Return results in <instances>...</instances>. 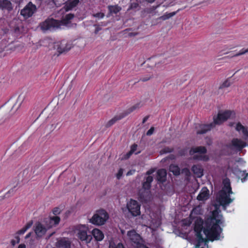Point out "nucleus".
Segmentation results:
<instances>
[{"label": "nucleus", "mask_w": 248, "mask_h": 248, "mask_svg": "<svg viewBox=\"0 0 248 248\" xmlns=\"http://www.w3.org/2000/svg\"><path fill=\"white\" fill-rule=\"evenodd\" d=\"M207 149L204 146H197L195 147H192L189 150V154L191 155H193L196 153H200L201 154H204L206 153Z\"/></svg>", "instance_id": "obj_26"}, {"label": "nucleus", "mask_w": 248, "mask_h": 248, "mask_svg": "<svg viewBox=\"0 0 248 248\" xmlns=\"http://www.w3.org/2000/svg\"><path fill=\"white\" fill-rule=\"evenodd\" d=\"M167 171L165 169H159L156 174L155 179L158 184L160 185L165 182L167 180Z\"/></svg>", "instance_id": "obj_15"}, {"label": "nucleus", "mask_w": 248, "mask_h": 248, "mask_svg": "<svg viewBox=\"0 0 248 248\" xmlns=\"http://www.w3.org/2000/svg\"><path fill=\"white\" fill-rule=\"evenodd\" d=\"M155 171V169H151L146 172V175H147V176L145 177L144 181L142 186H151V184L153 181V177L151 176V175Z\"/></svg>", "instance_id": "obj_19"}, {"label": "nucleus", "mask_w": 248, "mask_h": 248, "mask_svg": "<svg viewBox=\"0 0 248 248\" xmlns=\"http://www.w3.org/2000/svg\"><path fill=\"white\" fill-rule=\"evenodd\" d=\"M100 30L101 28L99 27H97L95 30V33L97 34Z\"/></svg>", "instance_id": "obj_59"}, {"label": "nucleus", "mask_w": 248, "mask_h": 248, "mask_svg": "<svg viewBox=\"0 0 248 248\" xmlns=\"http://www.w3.org/2000/svg\"><path fill=\"white\" fill-rule=\"evenodd\" d=\"M15 192V190L13 188H11L5 195V198H8L9 196H10V194L13 195L14 193Z\"/></svg>", "instance_id": "obj_43"}, {"label": "nucleus", "mask_w": 248, "mask_h": 248, "mask_svg": "<svg viewBox=\"0 0 248 248\" xmlns=\"http://www.w3.org/2000/svg\"><path fill=\"white\" fill-rule=\"evenodd\" d=\"M244 176L241 179V181L242 183L247 181L248 179V173H244Z\"/></svg>", "instance_id": "obj_47"}, {"label": "nucleus", "mask_w": 248, "mask_h": 248, "mask_svg": "<svg viewBox=\"0 0 248 248\" xmlns=\"http://www.w3.org/2000/svg\"><path fill=\"white\" fill-rule=\"evenodd\" d=\"M60 221V217L55 216L50 217L48 219V222H46L47 229H50L57 225Z\"/></svg>", "instance_id": "obj_23"}, {"label": "nucleus", "mask_w": 248, "mask_h": 248, "mask_svg": "<svg viewBox=\"0 0 248 248\" xmlns=\"http://www.w3.org/2000/svg\"><path fill=\"white\" fill-rule=\"evenodd\" d=\"M109 248H118V245H116L114 243H110L109 245Z\"/></svg>", "instance_id": "obj_55"}, {"label": "nucleus", "mask_w": 248, "mask_h": 248, "mask_svg": "<svg viewBox=\"0 0 248 248\" xmlns=\"http://www.w3.org/2000/svg\"><path fill=\"white\" fill-rule=\"evenodd\" d=\"M175 12L170 13L169 14H165V15H163L162 16H160L159 17V18L161 20H167V19L170 18V17H172L174 15H175Z\"/></svg>", "instance_id": "obj_35"}, {"label": "nucleus", "mask_w": 248, "mask_h": 248, "mask_svg": "<svg viewBox=\"0 0 248 248\" xmlns=\"http://www.w3.org/2000/svg\"><path fill=\"white\" fill-rule=\"evenodd\" d=\"M72 47V44L66 40L61 41L57 46V51L60 54L69 51Z\"/></svg>", "instance_id": "obj_16"}, {"label": "nucleus", "mask_w": 248, "mask_h": 248, "mask_svg": "<svg viewBox=\"0 0 248 248\" xmlns=\"http://www.w3.org/2000/svg\"><path fill=\"white\" fill-rule=\"evenodd\" d=\"M143 1H146L148 3H152L154 2L155 0H142Z\"/></svg>", "instance_id": "obj_62"}, {"label": "nucleus", "mask_w": 248, "mask_h": 248, "mask_svg": "<svg viewBox=\"0 0 248 248\" xmlns=\"http://www.w3.org/2000/svg\"><path fill=\"white\" fill-rule=\"evenodd\" d=\"M220 53H222L223 54H227L229 53V51H225V49H223L220 51Z\"/></svg>", "instance_id": "obj_61"}, {"label": "nucleus", "mask_w": 248, "mask_h": 248, "mask_svg": "<svg viewBox=\"0 0 248 248\" xmlns=\"http://www.w3.org/2000/svg\"><path fill=\"white\" fill-rule=\"evenodd\" d=\"M222 183L223 186H231L230 180L228 178L224 179Z\"/></svg>", "instance_id": "obj_40"}, {"label": "nucleus", "mask_w": 248, "mask_h": 248, "mask_svg": "<svg viewBox=\"0 0 248 248\" xmlns=\"http://www.w3.org/2000/svg\"><path fill=\"white\" fill-rule=\"evenodd\" d=\"M0 8L2 10H7L10 11L13 9L11 2L9 0H2L0 1Z\"/></svg>", "instance_id": "obj_27"}, {"label": "nucleus", "mask_w": 248, "mask_h": 248, "mask_svg": "<svg viewBox=\"0 0 248 248\" xmlns=\"http://www.w3.org/2000/svg\"><path fill=\"white\" fill-rule=\"evenodd\" d=\"M71 242L66 238H62L56 243L57 248H71Z\"/></svg>", "instance_id": "obj_18"}, {"label": "nucleus", "mask_w": 248, "mask_h": 248, "mask_svg": "<svg viewBox=\"0 0 248 248\" xmlns=\"http://www.w3.org/2000/svg\"><path fill=\"white\" fill-rule=\"evenodd\" d=\"M52 213L54 215L57 216L61 213V210L59 207H55L53 209Z\"/></svg>", "instance_id": "obj_45"}, {"label": "nucleus", "mask_w": 248, "mask_h": 248, "mask_svg": "<svg viewBox=\"0 0 248 248\" xmlns=\"http://www.w3.org/2000/svg\"><path fill=\"white\" fill-rule=\"evenodd\" d=\"M218 217L217 213L213 212L212 217L207 218L204 222L203 219L198 217L195 220L194 224V231L196 233L202 232V231L207 238L211 241L217 240L220 239V234L222 229L220 227L223 223V220Z\"/></svg>", "instance_id": "obj_1"}, {"label": "nucleus", "mask_w": 248, "mask_h": 248, "mask_svg": "<svg viewBox=\"0 0 248 248\" xmlns=\"http://www.w3.org/2000/svg\"><path fill=\"white\" fill-rule=\"evenodd\" d=\"M231 82H230L229 78L225 80L219 86V89H223L224 88L229 87L231 85Z\"/></svg>", "instance_id": "obj_36"}, {"label": "nucleus", "mask_w": 248, "mask_h": 248, "mask_svg": "<svg viewBox=\"0 0 248 248\" xmlns=\"http://www.w3.org/2000/svg\"><path fill=\"white\" fill-rule=\"evenodd\" d=\"M108 218V212L103 209H100L96 211L89 221L93 224L101 226L105 224Z\"/></svg>", "instance_id": "obj_4"}, {"label": "nucleus", "mask_w": 248, "mask_h": 248, "mask_svg": "<svg viewBox=\"0 0 248 248\" xmlns=\"http://www.w3.org/2000/svg\"><path fill=\"white\" fill-rule=\"evenodd\" d=\"M20 242V238L18 236H16L15 237V239H13L11 241V245L13 246H15L16 244L19 243Z\"/></svg>", "instance_id": "obj_38"}, {"label": "nucleus", "mask_w": 248, "mask_h": 248, "mask_svg": "<svg viewBox=\"0 0 248 248\" xmlns=\"http://www.w3.org/2000/svg\"><path fill=\"white\" fill-rule=\"evenodd\" d=\"M247 145L248 146V142L247 141H244L238 138H233L231 142L227 144L226 146L231 149H235L237 151L241 152Z\"/></svg>", "instance_id": "obj_8"}, {"label": "nucleus", "mask_w": 248, "mask_h": 248, "mask_svg": "<svg viewBox=\"0 0 248 248\" xmlns=\"http://www.w3.org/2000/svg\"><path fill=\"white\" fill-rule=\"evenodd\" d=\"M173 151L174 148L172 147H165L164 148L161 150L160 152L161 154H164L173 152Z\"/></svg>", "instance_id": "obj_34"}, {"label": "nucleus", "mask_w": 248, "mask_h": 248, "mask_svg": "<svg viewBox=\"0 0 248 248\" xmlns=\"http://www.w3.org/2000/svg\"><path fill=\"white\" fill-rule=\"evenodd\" d=\"M209 197V191L207 187H202V188L197 196V199L198 201H204L207 200Z\"/></svg>", "instance_id": "obj_24"}, {"label": "nucleus", "mask_w": 248, "mask_h": 248, "mask_svg": "<svg viewBox=\"0 0 248 248\" xmlns=\"http://www.w3.org/2000/svg\"><path fill=\"white\" fill-rule=\"evenodd\" d=\"M127 208L133 216L136 217L140 214V205L136 200L131 199L127 203Z\"/></svg>", "instance_id": "obj_9"}, {"label": "nucleus", "mask_w": 248, "mask_h": 248, "mask_svg": "<svg viewBox=\"0 0 248 248\" xmlns=\"http://www.w3.org/2000/svg\"><path fill=\"white\" fill-rule=\"evenodd\" d=\"M233 111L231 110H225L222 113H218L217 116L213 118L214 123L216 124H221L230 118Z\"/></svg>", "instance_id": "obj_10"}, {"label": "nucleus", "mask_w": 248, "mask_h": 248, "mask_svg": "<svg viewBox=\"0 0 248 248\" xmlns=\"http://www.w3.org/2000/svg\"><path fill=\"white\" fill-rule=\"evenodd\" d=\"M127 235L132 245L137 247L141 243V238L140 235L137 233L134 230L128 231Z\"/></svg>", "instance_id": "obj_12"}, {"label": "nucleus", "mask_w": 248, "mask_h": 248, "mask_svg": "<svg viewBox=\"0 0 248 248\" xmlns=\"http://www.w3.org/2000/svg\"><path fill=\"white\" fill-rule=\"evenodd\" d=\"M13 2L16 3H19L21 0H11Z\"/></svg>", "instance_id": "obj_63"}, {"label": "nucleus", "mask_w": 248, "mask_h": 248, "mask_svg": "<svg viewBox=\"0 0 248 248\" xmlns=\"http://www.w3.org/2000/svg\"><path fill=\"white\" fill-rule=\"evenodd\" d=\"M139 7V4L137 2H133L130 3L128 10H134L138 8Z\"/></svg>", "instance_id": "obj_37"}, {"label": "nucleus", "mask_w": 248, "mask_h": 248, "mask_svg": "<svg viewBox=\"0 0 248 248\" xmlns=\"http://www.w3.org/2000/svg\"><path fill=\"white\" fill-rule=\"evenodd\" d=\"M44 174L45 172L43 171L42 167L35 166L30 171V173L29 176L27 177L29 179H33V180H35L40 178Z\"/></svg>", "instance_id": "obj_13"}, {"label": "nucleus", "mask_w": 248, "mask_h": 248, "mask_svg": "<svg viewBox=\"0 0 248 248\" xmlns=\"http://www.w3.org/2000/svg\"><path fill=\"white\" fill-rule=\"evenodd\" d=\"M247 53H248V49L242 48L238 52L235 53H232L231 54L225 57V58H232L233 57H238L240 55H244Z\"/></svg>", "instance_id": "obj_30"}, {"label": "nucleus", "mask_w": 248, "mask_h": 248, "mask_svg": "<svg viewBox=\"0 0 248 248\" xmlns=\"http://www.w3.org/2000/svg\"><path fill=\"white\" fill-rule=\"evenodd\" d=\"M235 130L238 132L242 131L244 136V140L248 142V130L247 127L243 126L240 122H238L236 125Z\"/></svg>", "instance_id": "obj_20"}, {"label": "nucleus", "mask_w": 248, "mask_h": 248, "mask_svg": "<svg viewBox=\"0 0 248 248\" xmlns=\"http://www.w3.org/2000/svg\"><path fill=\"white\" fill-rule=\"evenodd\" d=\"M79 3V0H68L65 2L63 8L66 12L72 10Z\"/></svg>", "instance_id": "obj_22"}, {"label": "nucleus", "mask_w": 248, "mask_h": 248, "mask_svg": "<svg viewBox=\"0 0 248 248\" xmlns=\"http://www.w3.org/2000/svg\"><path fill=\"white\" fill-rule=\"evenodd\" d=\"M76 177L73 175H71L70 176V180L67 183V185H72L76 181Z\"/></svg>", "instance_id": "obj_41"}, {"label": "nucleus", "mask_w": 248, "mask_h": 248, "mask_svg": "<svg viewBox=\"0 0 248 248\" xmlns=\"http://www.w3.org/2000/svg\"><path fill=\"white\" fill-rule=\"evenodd\" d=\"M26 248V245L24 244H21L18 247V248Z\"/></svg>", "instance_id": "obj_58"}, {"label": "nucleus", "mask_w": 248, "mask_h": 248, "mask_svg": "<svg viewBox=\"0 0 248 248\" xmlns=\"http://www.w3.org/2000/svg\"><path fill=\"white\" fill-rule=\"evenodd\" d=\"M105 16V15L103 13L99 12L93 15V16L98 18H103Z\"/></svg>", "instance_id": "obj_42"}, {"label": "nucleus", "mask_w": 248, "mask_h": 248, "mask_svg": "<svg viewBox=\"0 0 248 248\" xmlns=\"http://www.w3.org/2000/svg\"><path fill=\"white\" fill-rule=\"evenodd\" d=\"M136 248H149V247H148L147 246H146V245H145L142 243L140 244Z\"/></svg>", "instance_id": "obj_52"}, {"label": "nucleus", "mask_w": 248, "mask_h": 248, "mask_svg": "<svg viewBox=\"0 0 248 248\" xmlns=\"http://www.w3.org/2000/svg\"><path fill=\"white\" fill-rule=\"evenodd\" d=\"M169 170L175 176L180 174V169L177 165L170 164L169 166Z\"/></svg>", "instance_id": "obj_29"}, {"label": "nucleus", "mask_w": 248, "mask_h": 248, "mask_svg": "<svg viewBox=\"0 0 248 248\" xmlns=\"http://www.w3.org/2000/svg\"><path fill=\"white\" fill-rule=\"evenodd\" d=\"M215 126V124L214 122L209 124H198L196 126V134L197 135L205 134L210 131Z\"/></svg>", "instance_id": "obj_14"}, {"label": "nucleus", "mask_w": 248, "mask_h": 248, "mask_svg": "<svg viewBox=\"0 0 248 248\" xmlns=\"http://www.w3.org/2000/svg\"><path fill=\"white\" fill-rule=\"evenodd\" d=\"M138 147V145L136 143H134L130 147V153H134L137 150Z\"/></svg>", "instance_id": "obj_44"}, {"label": "nucleus", "mask_w": 248, "mask_h": 248, "mask_svg": "<svg viewBox=\"0 0 248 248\" xmlns=\"http://www.w3.org/2000/svg\"><path fill=\"white\" fill-rule=\"evenodd\" d=\"M30 233H28V234L26 235V238H28V237H30Z\"/></svg>", "instance_id": "obj_64"}, {"label": "nucleus", "mask_w": 248, "mask_h": 248, "mask_svg": "<svg viewBox=\"0 0 248 248\" xmlns=\"http://www.w3.org/2000/svg\"><path fill=\"white\" fill-rule=\"evenodd\" d=\"M196 235L198 239V244L196 245L195 248H200L199 243L204 242V239L202 237V232L196 233Z\"/></svg>", "instance_id": "obj_33"}, {"label": "nucleus", "mask_w": 248, "mask_h": 248, "mask_svg": "<svg viewBox=\"0 0 248 248\" xmlns=\"http://www.w3.org/2000/svg\"><path fill=\"white\" fill-rule=\"evenodd\" d=\"M133 153H130V151H129L128 153H126L125 155V158H128L130 157V156L133 154Z\"/></svg>", "instance_id": "obj_54"}, {"label": "nucleus", "mask_w": 248, "mask_h": 248, "mask_svg": "<svg viewBox=\"0 0 248 248\" xmlns=\"http://www.w3.org/2000/svg\"><path fill=\"white\" fill-rule=\"evenodd\" d=\"M182 173H185L186 175H188L190 174L189 170L187 168H185L182 169Z\"/></svg>", "instance_id": "obj_48"}, {"label": "nucleus", "mask_w": 248, "mask_h": 248, "mask_svg": "<svg viewBox=\"0 0 248 248\" xmlns=\"http://www.w3.org/2000/svg\"><path fill=\"white\" fill-rule=\"evenodd\" d=\"M108 9L110 13L116 14L121 10L122 8L118 5H116L108 6Z\"/></svg>", "instance_id": "obj_31"}, {"label": "nucleus", "mask_w": 248, "mask_h": 248, "mask_svg": "<svg viewBox=\"0 0 248 248\" xmlns=\"http://www.w3.org/2000/svg\"><path fill=\"white\" fill-rule=\"evenodd\" d=\"M202 155H196L193 156V159L195 160H202Z\"/></svg>", "instance_id": "obj_50"}, {"label": "nucleus", "mask_w": 248, "mask_h": 248, "mask_svg": "<svg viewBox=\"0 0 248 248\" xmlns=\"http://www.w3.org/2000/svg\"><path fill=\"white\" fill-rule=\"evenodd\" d=\"M124 172V170L122 168L120 169L116 173V176L118 179H120L122 176Z\"/></svg>", "instance_id": "obj_39"}, {"label": "nucleus", "mask_w": 248, "mask_h": 248, "mask_svg": "<svg viewBox=\"0 0 248 248\" xmlns=\"http://www.w3.org/2000/svg\"><path fill=\"white\" fill-rule=\"evenodd\" d=\"M202 160L204 161H207L209 160V158L208 155H202Z\"/></svg>", "instance_id": "obj_49"}, {"label": "nucleus", "mask_w": 248, "mask_h": 248, "mask_svg": "<svg viewBox=\"0 0 248 248\" xmlns=\"http://www.w3.org/2000/svg\"><path fill=\"white\" fill-rule=\"evenodd\" d=\"M151 187H141L139 190L138 198L142 203H147L153 199V195L151 192Z\"/></svg>", "instance_id": "obj_6"}, {"label": "nucleus", "mask_w": 248, "mask_h": 248, "mask_svg": "<svg viewBox=\"0 0 248 248\" xmlns=\"http://www.w3.org/2000/svg\"><path fill=\"white\" fill-rule=\"evenodd\" d=\"M36 11V6L31 2H29L26 6L21 10L20 15L25 18L31 17Z\"/></svg>", "instance_id": "obj_11"}, {"label": "nucleus", "mask_w": 248, "mask_h": 248, "mask_svg": "<svg viewBox=\"0 0 248 248\" xmlns=\"http://www.w3.org/2000/svg\"><path fill=\"white\" fill-rule=\"evenodd\" d=\"M191 170L197 177L200 178L203 175V169L200 164L194 165L191 168Z\"/></svg>", "instance_id": "obj_21"}, {"label": "nucleus", "mask_w": 248, "mask_h": 248, "mask_svg": "<svg viewBox=\"0 0 248 248\" xmlns=\"http://www.w3.org/2000/svg\"><path fill=\"white\" fill-rule=\"evenodd\" d=\"M168 158L170 160H174L176 158V156L173 154H170L168 156Z\"/></svg>", "instance_id": "obj_53"}, {"label": "nucleus", "mask_w": 248, "mask_h": 248, "mask_svg": "<svg viewBox=\"0 0 248 248\" xmlns=\"http://www.w3.org/2000/svg\"><path fill=\"white\" fill-rule=\"evenodd\" d=\"M32 221H30V222H28L25 227H24L23 228H22L21 229H20V230L16 232V234L18 235L24 234L27 231V230H28L29 228L31 227V226L32 225Z\"/></svg>", "instance_id": "obj_32"}, {"label": "nucleus", "mask_w": 248, "mask_h": 248, "mask_svg": "<svg viewBox=\"0 0 248 248\" xmlns=\"http://www.w3.org/2000/svg\"><path fill=\"white\" fill-rule=\"evenodd\" d=\"M217 198V201L220 205L226 207L233 200L230 198V195L232 193V187H222Z\"/></svg>", "instance_id": "obj_3"}, {"label": "nucleus", "mask_w": 248, "mask_h": 248, "mask_svg": "<svg viewBox=\"0 0 248 248\" xmlns=\"http://www.w3.org/2000/svg\"><path fill=\"white\" fill-rule=\"evenodd\" d=\"M47 229L40 222H37L34 226V232L38 237H42L46 232Z\"/></svg>", "instance_id": "obj_17"}, {"label": "nucleus", "mask_w": 248, "mask_h": 248, "mask_svg": "<svg viewBox=\"0 0 248 248\" xmlns=\"http://www.w3.org/2000/svg\"><path fill=\"white\" fill-rule=\"evenodd\" d=\"M151 78V76L147 77H145V78H140V80L143 81V82H145V81L149 80Z\"/></svg>", "instance_id": "obj_51"}, {"label": "nucleus", "mask_w": 248, "mask_h": 248, "mask_svg": "<svg viewBox=\"0 0 248 248\" xmlns=\"http://www.w3.org/2000/svg\"><path fill=\"white\" fill-rule=\"evenodd\" d=\"M29 172V170L28 169H25L23 171V174H27Z\"/></svg>", "instance_id": "obj_60"}, {"label": "nucleus", "mask_w": 248, "mask_h": 248, "mask_svg": "<svg viewBox=\"0 0 248 248\" xmlns=\"http://www.w3.org/2000/svg\"><path fill=\"white\" fill-rule=\"evenodd\" d=\"M155 188L156 190V189L159 190V189H160L161 190H164L166 189L167 190H168V189L170 190V192L166 191L164 193H163L162 194H159L158 195L159 197L164 195H167L170 196L174 193V187H170V186H169V187H155Z\"/></svg>", "instance_id": "obj_28"}, {"label": "nucleus", "mask_w": 248, "mask_h": 248, "mask_svg": "<svg viewBox=\"0 0 248 248\" xmlns=\"http://www.w3.org/2000/svg\"><path fill=\"white\" fill-rule=\"evenodd\" d=\"M125 248L122 243H119L118 244V248Z\"/></svg>", "instance_id": "obj_57"}, {"label": "nucleus", "mask_w": 248, "mask_h": 248, "mask_svg": "<svg viewBox=\"0 0 248 248\" xmlns=\"http://www.w3.org/2000/svg\"><path fill=\"white\" fill-rule=\"evenodd\" d=\"M155 128L154 127H151L147 132L146 135L147 136H151L152 135L154 132Z\"/></svg>", "instance_id": "obj_46"}, {"label": "nucleus", "mask_w": 248, "mask_h": 248, "mask_svg": "<svg viewBox=\"0 0 248 248\" xmlns=\"http://www.w3.org/2000/svg\"><path fill=\"white\" fill-rule=\"evenodd\" d=\"M141 107L140 102L138 103L129 108L124 112L114 116L111 119L108 121L106 124L105 127L108 128L114 124L117 121L123 119L129 114Z\"/></svg>", "instance_id": "obj_5"}, {"label": "nucleus", "mask_w": 248, "mask_h": 248, "mask_svg": "<svg viewBox=\"0 0 248 248\" xmlns=\"http://www.w3.org/2000/svg\"><path fill=\"white\" fill-rule=\"evenodd\" d=\"M78 230L77 236L78 238L81 241H84L87 244L90 243L93 237L91 234L87 233L88 228L85 225H80L78 226Z\"/></svg>", "instance_id": "obj_7"}, {"label": "nucleus", "mask_w": 248, "mask_h": 248, "mask_svg": "<svg viewBox=\"0 0 248 248\" xmlns=\"http://www.w3.org/2000/svg\"><path fill=\"white\" fill-rule=\"evenodd\" d=\"M97 241H102L104 237V235L103 232L98 229H93L92 231V234Z\"/></svg>", "instance_id": "obj_25"}, {"label": "nucleus", "mask_w": 248, "mask_h": 248, "mask_svg": "<svg viewBox=\"0 0 248 248\" xmlns=\"http://www.w3.org/2000/svg\"><path fill=\"white\" fill-rule=\"evenodd\" d=\"M74 14H66L61 20H56L53 18H47L44 22L40 24L42 30L47 31L51 29L60 28L62 25H66L71 23L72 19L74 18Z\"/></svg>", "instance_id": "obj_2"}, {"label": "nucleus", "mask_w": 248, "mask_h": 248, "mask_svg": "<svg viewBox=\"0 0 248 248\" xmlns=\"http://www.w3.org/2000/svg\"><path fill=\"white\" fill-rule=\"evenodd\" d=\"M149 117V116H146L145 117H144L143 120H142V123L143 124L145 123L147 121V120L148 119Z\"/></svg>", "instance_id": "obj_56"}]
</instances>
